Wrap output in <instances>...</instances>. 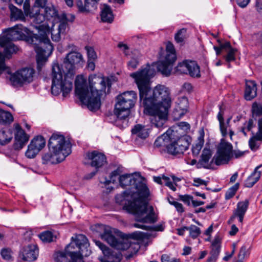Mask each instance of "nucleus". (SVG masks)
Segmentation results:
<instances>
[{"instance_id": "nucleus-32", "label": "nucleus", "mask_w": 262, "mask_h": 262, "mask_svg": "<svg viewBox=\"0 0 262 262\" xmlns=\"http://www.w3.org/2000/svg\"><path fill=\"white\" fill-rule=\"evenodd\" d=\"M132 133L133 134L137 135L138 137L143 139L146 138L149 135L148 129L141 124L136 125L132 128Z\"/></svg>"}, {"instance_id": "nucleus-18", "label": "nucleus", "mask_w": 262, "mask_h": 262, "mask_svg": "<svg viewBox=\"0 0 262 262\" xmlns=\"http://www.w3.org/2000/svg\"><path fill=\"white\" fill-rule=\"evenodd\" d=\"M136 190L138 198L133 201H136L137 203H142L141 200L147 199L149 195V190L147 185L139 178H137L134 185Z\"/></svg>"}, {"instance_id": "nucleus-30", "label": "nucleus", "mask_w": 262, "mask_h": 262, "mask_svg": "<svg viewBox=\"0 0 262 262\" xmlns=\"http://www.w3.org/2000/svg\"><path fill=\"white\" fill-rule=\"evenodd\" d=\"M10 9L11 11L10 17L12 20H25V17L23 11L20 9H18L16 7L10 5Z\"/></svg>"}, {"instance_id": "nucleus-25", "label": "nucleus", "mask_w": 262, "mask_h": 262, "mask_svg": "<svg viewBox=\"0 0 262 262\" xmlns=\"http://www.w3.org/2000/svg\"><path fill=\"white\" fill-rule=\"evenodd\" d=\"M137 178H135L132 174H124L119 178V182L121 187L124 188L127 186H134Z\"/></svg>"}, {"instance_id": "nucleus-60", "label": "nucleus", "mask_w": 262, "mask_h": 262, "mask_svg": "<svg viewBox=\"0 0 262 262\" xmlns=\"http://www.w3.org/2000/svg\"><path fill=\"white\" fill-rule=\"evenodd\" d=\"M139 64V61L137 58H133L127 63L129 69H135Z\"/></svg>"}, {"instance_id": "nucleus-52", "label": "nucleus", "mask_w": 262, "mask_h": 262, "mask_svg": "<svg viewBox=\"0 0 262 262\" xmlns=\"http://www.w3.org/2000/svg\"><path fill=\"white\" fill-rule=\"evenodd\" d=\"M85 49L87 51L88 59L95 60L97 58V55L94 49L89 47H86Z\"/></svg>"}, {"instance_id": "nucleus-17", "label": "nucleus", "mask_w": 262, "mask_h": 262, "mask_svg": "<svg viewBox=\"0 0 262 262\" xmlns=\"http://www.w3.org/2000/svg\"><path fill=\"white\" fill-rule=\"evenodd\" d=\"M77 240L79 246V254L80 255L78 262H84L83 256H89L91 253V250L90 249V244L88 239L83 234H78Z\"/></svg>"}, {"instance_id": "nucleus-29", "label": "nucleus", "mask_w": 262, "mask_h": 262, "mask_svg": "<svg viewBox=\"0 0 262 262\" xmlns=\"http://www.w3.org/2000/svg\"><path fill=\"white\" fill-rule=\"evenodd\" d=\"M101 19L103 22L112 23L114 20V15L111 7L106 5L101 12Z\"/></svg>"}, {"instance_id": "nucleus-16", "label": "nucleus", "mask_w": 262, "mask_h": 262, "mask_svg": "<svg viewBox=\"0 0 262 262\" xmlns=\"http://www.w3.org/2000/svg\"><path fill=\"white\" fill-rule=\"evenodd\" d=\"M86 157L91 161V166L95 167V169H99L104 166L107 162L105 155L97 150L88 152Z\"/></svg>"}, {"instance_id": "nucleus-10", "label": "nucleus", "mask_w": 262, "mask_h": 262, "mask_svg": "<svg viewBox=\"0 0 262 262\" xmlns=\"http://www.w3.org/2000/svg\"><path fill=\"white\" fill-rule=\"evenodd\" d=\"M77 235L71 238V242L66 246L63 251H57L53 255L55 262H78L80 256Z\"/></svg>"}, {"instance_id": "nucleus-63", "label": "nucleus", "mask_w": 262, "mask_h": 262, "mask_svg": "<svg viewBox=\"0 0 262 262\" xmlns=\"http://www.w3.org/2000/svg\"><path fill=\"white\" fill-rule=\"evenodd\" d=\"M194 183L192 184L193 186L199 187L201 185L207 186L208 181H205L201 178H196L193 179Z\"/></svg>"}, {"instance_id": "nucleus-40", "label": "nucleus", "mask_w": 262, "mask_h": 262, "mask_svg": "<svg viewBox=\"0 0 262 262\" xmlns=\"http://www.w3.org/2000/svg\"><path fill=\"white\" fill-rule=\"evenodd\" d=\"M39 238L43 242L50 243L55 241L56 236L51 231H45L38 234Z\"/></svg>"}, {"instance_id": "nucleus-14", "label": "nucleus", "mask_w": 262, "mask_h": 262, "mask_svg": "<svg viewBox=\"0 0 262 262\" xmlns=\"http://www.w3.org/2000/svg\"><path fill=\"white\" fill-rule=\"evenodd\" d=\"M219 46H214L213 49L215 51L216 55H220L223 51L227 53L226 55L223 56V58L227 63H230L236 59V53L237 50L233 48L228 41L222 42L220 39L217 40Z\"/></svg>"}, {"instance_id": "nucleus-42", "label": "nucleus", "mask_w": 262, "mask_h": 262, "mask_svg": "<svg viewBox=\"0 0 262 262\" xmlns=\"http://www.w3.org/2000/svg\"><path fill=\"white\" fill-rule=\"evenodd\" d=\"M239 184L236 183L233 186L229 188L225 193V198L226 200H230L232 198L235 194L236 191L239 189Z\"/></svg>"}, {"instance_id": "nucleus-28", "label": "nucleus", "mask_w": 262, "mask_h": 262, "mask_svg": "<svg viewBox=\"0 0 262 262\" xmlns=\"http://www.w3.org/2000/svg\"><path fill=\"white\" fill-rule=\"evenodd\" d=\"M13 138V133L9 128H3L0 130V144L4 145L8 144Z\"/></svg>"}, {"instance_id": "nucleus-55", "label": "nucleus", "mask_w": 262, "mask_h": 262, "mask_svg": "<svg viewBox=\"0 0 262 262\" xmlns=\"http://www.w3.org/2000/svg\"><path fill=\"white\" fill-rule=\"evenodd\" d=\"M24 11L26 16H30L31 17L30 12V0H25L24 4Z\"/></svg>"}, {"instance_id": "nucleus-57", "label": "nucleus", "mask_w": 262, "mask_h": 262, "mask_svg": "<svg viewBox=\"0 0 262 262\" xmlns=\"http://www.w3.org/2000/svg\"><path fill=\"white\" fill-rule=\"evenodd\" d=\"M76 5L80 12H88L86 9V5L83 4L81 0H76Z\"/></svg>"}, {"instance_id": "nucleus-62", "label": "nucleus", "mask_w": 262, "mask_h": 262, "mask_svg": "<svg viewBox=\"0 0 262 262\" xmlns=\"http://www.w3.org/2000/svg\"><path fill=\"white\" fill-rule=\"evenodd\" d=\"M61 18L63 20L66 21L67 23L68 21L72 23L74 21L75 17V15L73 14H70L67 15L65 13H63L61 15Z\"/></svg>"}, {"instance_id": "nucleus-8", "label": "nucleus", "mask_w": 262, "mask_h": 262, "mask_svg": "<svg viewBox=\"0 0 262 262\" xmlns=\"http://www.w3.org/2000/svg\"><path fill=\"white\" fill-rule=\"evenodd\" d=\"M137 98V93L133 91L123 92L116 97L114 112L118 119L124 120L128 117Z\"/></svg>"}, {"instance_id": "nucleus-58", "label": "nucleus", "mask_w": 262, "mask_h": 262, "mask_svg": "<svg viewBox=\"0 0 262 262\" xmlns=\"http://www.w3.org/2000/svg\"><path fill=\"white\" fill-rule=\"evenodd\" d=\"M68 26L67 23L61 19L59 25H58L57 29L59 31V32H61L62 34L64 33L66 31V29Z\"/></svg>"}, {"instance_id": "nucleus-61", "label": "nucleus", "mask_w": 262, "mask_h": 262, "mask_svg": "<svg viewBox=\"0 0 262 262\" xmlns=\"http://www.w3.org/2000/svg\"><path fill=\"white\" fill-rule=\"evenodd\" d=\"M256 141L257 140L255 139V136L253 137V138H251L249 141V147L250 149L253 151H256L259 147V146L257 145Z\"/></svg>"}, {"instance_id": "nucleus-64", "label": "nucleus", "mask_w": 262, "mask_h": 262, "mask_svg": "<svg viewBox=\"0 0 262 262\" xmlns=\"http://www.w3.org/2000/svg\"><path fill=\"white\" fill-rule=\"evenodd\" d=\"M25 154L26 157L28 158H33V140L30 141V144L28 146V149Z\"/></svg>"}, {"instance_id": "nucleus-49", "label": "nucleus", "mask_w": 262, "mask_h": 262, "mask_svg": "<svg viewBox=\"0 0 262 262\" xmlns=\"http://www.w3.org/2000/svg\"><path fill=\"white\" fill-rule=\"evenodd\" d=\"M2 257L6 260H10L12 259V251L9 249L4 248L1 250Z\"/></svg>"}, {"instance_id": "nucleus-45", "label": "nucleus", "mask_w": 262, "mask_h": 262, "mask_svg": "<svg viewBox=\"0 0 262 262\" xmlns=\"http://www.w3.org/2000/svg\"><path fill=\"white\" fill-rule=\"evenodd\" d=\"M186 33V29L182 28L180 29L174 35L175 41L179 43H182L185 37V34Z\"/></svg>"}, {"instance_id": "nucleus-24", "label": "nucleus", "mask_w": 262, "mask_h": 262, "mask_svg": "<svg viewBox=\"0 0 262 262\" xmlns=\"http://www.w3.org/2000/svg\"><path fill=\"white\" fill-rule=\"evenodd\" d=\"M212 156L211 151L209 149L206 148L203 150L201 156V159L199 160V163L203 167L206 169H210L211 168V164L213 162L212 161L209 164L208 162Z\"/></svg>"}, {"instance_id": "nucleus-4", "label": "nucleus", "mask_w": 262, "mask_h": 262, "mask_svg": "<svg viewBox=\"0 0 262 262\" xmlns=\"http://www.w3.org/2000/svg\"><path fill=\"white\" fill-rule=\"evenodd\" d=\"M79 76L75 80V94L80 101L86 105L91 111H96L101 106V97L106 89V82L103 77L96 74L90 75L89 77V87L83 79L82 82L78 81Z\"/></svg>"}, {"instance_id": "nucleus-47", "label": "nucleus", "mask_w": 262, "mask_h": 262, "mask_svg": "<svg viewBox=\"0 0 262 262\" xmlns=\"http://www.w3.org/2000/svg\"><path fill=\"white\" fill-rule=\"evenodd\" d=\"M189 61H185L179 63L176 67L177 71L180 73L188 74V64Z\"/></svg>"}, {"instance_id": "nucleus-35", "label": "nucleus", "mask_w": 262, "mask_h": 262, "mask_svg": "<svg viewBox=\"0 0 262 262\" xmlns=\"http://www.w3.org/2000/svg\"><path fill=\"white\" fill-rule=\"evenodd\" d=\"M13 119L11 113L0 108V124L9 125L13 121Z\"/></svg>"}, {"instance_id": "nucleus-27", "label": "nucleus", "mask_w": 262, "mask_h": 262, "mask_svg": "<svg viewBox=\"0 0 262 262\" xmlns=\"http://www.w3.org/2000/svg\"><path fill=\"white\" fill-rule=\"evenodd\" d=\"M40 11L44 13L48 21H49L51 18H57L59 19V17L58 11L54 6L47 7L46 5L45 6L41 7V8H40Z\"/></svg>"}, {"instance_id": "nucleus-53", "label": "nucleus", "mask_w": 262, "mask_h": 262, "mask_svg": "<svg viewBox=\"0 0 262 262\" xmlns=\"http://www.w3.org/2000/svg\"><path fill=\"white\" fill-rule=\"evenodd\" d=\"M179 198L180 200L183 201L188 206L190 205V201L192 202V200H193V196L188 194L179 195Z\"/></svg>"}, {"instance_id": "nucleus-19", "label": "nucleus", "mask_w": 262, "mask_h": 262, "mask_svg": "<svg viewBox=\"0 0 262 262\" xmlns=\"http://www.w3.org/2000/svg\"><path fill=\"white\" fill-rule=\"evenodd\" d=\"M257 90V84L255 81L245 80V99L246 100L250 101L256 97Z\"/></svg>"}, {"instance_id": "nucleus-6", "label": "nucleus", "mask_w": 262, "mask_h": 262, "mask_svg": "<svg viewBox=\"0 0 262 262\" xmlns=\"http://www.w3.org/2000/svg\"><path fill=\"white\" fill-rule=\"evenodd\" d=\"M120 238H116L112 233L109 227H105L101 234V238L106 241L110 246L118 250H128L129 254L128 257H132L140 249V246L137 242H132L130 239L141 240L144 238V233L141 231H135L129 234L122 232L119 234Z\"/></svg>"}, {"instance_id": "nucleus-3", "label": "nucleus", "mask_w": 262, "mask_h": 262, "mask_svg": "<svg viewBox=\"0 0 262 262\" xmlns=\"http://www.w3.org/2000/svg\"><path fill=\"white\" fill-rule=\"evenodd\" d=\"M34 28L37 33H34V38L38 43H34V49L36 53V61L38 75H41L42 69L48 61V57L52 53L53 47L48 35L50 33L49 21L44 13L40 11V8L34 9Z\"/></svg>"}, {"instance_id": "nucleus-9", "label": "nucleus", "mask_w": 262, "mask_h": 262, "mask_svg": "<svg viewBox=\"0 0 262 262\" xmlns=\"http://www.w3.org/2000/svg\"><path fill=\"white\" fill-rule=\"evenodd\" d=\"M124 208L129 213L135 215L137 222L142 223L153 224L157 221L152 206H150L149 212L144 216L148 211L147 205L146 203H137L136 201H128L124 206Z\"/></svg>"}, {"instance_id": "nucleus-2", "label": "nucleus", "mask_w": 262, "mask_h": 262, "mask_svg": "<svg viewBox=\"0 0 262 262\" xmlns=\"http://www.w3.org/2000/svg\"><path fill=\"white\" fill-rule=\"evenodd\" d=\"M84 63L82 54L75 51L66 55L62 65L54 63L52 68V94L57 96L62 92V96L66 97L72 91L76 70L82 68Z\"/></svg>"}, {"instance_id": "nucleus-36", "label": "nucleus", "mask_w": 262, "mask_h": 262, "mask_svg": "<svg viewBox=\"0 0 262 262\" xmlns=\"http://www.w3.org/2000/svg\"><path fill=\"white\" fill-rule=\"evenodd\" d=\"M171 135H168L167 133H164L161 136L158 137L154 142V146L157 147H165L167 149V145L169 142V140Z\"/></svg>"}, {"instance_id": "nucleus-38", "label": "nucleus", "mask_w": 262, "mask_h": 262, "mask_svg": "<svg viewBox=\"0 0 262 262\" xmlns=\"http://www.w3.org/2000/svg\"><path fill=\"white\" fill-rule=\"evenodd\" d=\"M133 194V193L131 191H129L128 190L124 191L121 194H118L116 195V202L120 205H123V206H124L125 204H127L128 201H130V200H127L126 198ZM123 208L125 210L124 208V206H123Z\"/></svg>"}, {"instance_id": "nucleus-20", "label": "nucleus", "mask_w": 262, "mask_h": 262, "mask_svg": "<svg viewBox=\"0 0 262 262\" xmlns=\"http://www.w3.org/2000/svg\"><path fill=\"white\" fill-rule=\"evenodd\" d=\"M188 107V101L186 97H182L179 100L177 107L173 112L174 117L179 119L181 118L187 111Z\"/></svg>"}, {"instance_id": "nucleus-37", "label": "nucleus", "mask_w": 262, "mask_h": 262, "mask_svg": "<svg viewBox=\"0 0 262 262\" xmlns=\"http://www.w3.org/2000/svg\"><path fill=\"white\" fill-rule=\"evenodd\" d=\"M104 262H120L121 255L120 254L112 251L111 249L104 252Z\"/></svg>"}, {"instance_id": "nucleus-39", "label": "nucleus", "mask_w": 262, "mask_h": 262, "mask_svg": "<svg viewBox=\"0 0 262 262\" xmlns=\"http://www.w3.org/2000/svg\"><path fill=\"white\" fill-rule=\"evenodd\" d=\"M19 257L24 261H31L33 258V249L31 245H29L23 249Z\"/></svg>"}, {"instance_id": "nucleus-15", "label": "nucleus", "mask_w": 262, "mask_h": 262, "mask_svg": "<svg viewBox=\"0 0 262 262\" xmlns=\"http://www.w3.org/2000/svg\"><path fill=\"white\" fill-rule=\"evenodd\" d=\"M14 126L15 129V142L13 144V147L15 150H19L28 142L29 136L25 133V131L18 124H14Z\"/></svg>"}, {"instance_id": "nucleus-44", "label": "nucleus", "mask_w": 262, "mask_h": 262, "mask_svg": "<svg viewBox=\"0 0 262 262\" xmlns=\"http://www.w3.org/2000/svg\"><path fill=\"white\" fill-rule=\"evenodd\" d=\"M252 113L253 117L262 116V104L254 102L252 105Z\"/></svg>"}, {"instance_id": "nucleus-41", "label": "nucleus", "mask_w": 262, "mask_h": 262, "mask_svg": "<svg viewBox=\"0 0 262 262\" xmlns=\"http://www.w3.org/2000/svg\"><path fill=\"white\" fill-rule=\"evenodd\" d=\"M166 55L165 58L170 59L172 61H176L177 56L176 50L173 45L171 42H168L166 47Z\"/></svg>"}, {"instance_id": "nucleus-23", "label": "nucleus", "mask_w": 262, "mask_h": 262, "mask_svg": "<svg viewBox=\"0 0 262 262\" xmlns=\"http://www.w3.org/2000/svg\"><path fill=\"white\" fill-rule=\"evenodd\" d=\"M249 202L248 200H245L244 201H240L237 204V208L234 211L238 218V221L242 223L243 222L245 214L248 208Z\"/></svg>"}, {"instance_id": "nucleus-7", "label": "nucleus", "mask_w": 262, "mask_h": 262, "mask_svg": "<svg viewBox=\"0 0 262 262\" xmlns=\"http://www.w3.org/2000/svg\"><path fill=\"white\" fill-rule=\"evenodd\" d=\"M48 146L50 152L42 156L43 164L48 162L53 164L60 163L71 152V144L66 141L62 135L53 134L49 140Z\"/></svg>"}, {"instance_id": "nucleus-59", "label": "nucleus", "mask_w": 262, "mask_h": 262, "mask_svg": "<svg viewBox=\"0 0 262 262\" xmlns=\"http://www.w3.org/2000/svg\"><path fill=\"white\" fill-rule=\"evenodd\" d=\"M220 124V129L222 134V136L223 137H226L227 135V126L225 122L223 121V122L219 123Z\"/></svg>"}, {"instance_id": "nucleus-50", "label": "nucleus", "mask_w": 262, "mask_h": 262, "mask_svg": "<svg viewBox=\"0 0 262 262\" xmlns=\"http://www.w3.org/2000/svg\"><path fill=\"white\" fill-rule=\"evenodd\" d=\"M258 131L255 136V139L262 141V117L258 120Z\"/></svg>"}, {"instance_id": "nucleus-21", "label": "nucleus", "mask_w": 262, "mask_h": 262, "mask_svg": "<svg viewBox=\"0 0 262 262\" xmlns=\"http://www.w3.org/2000/svg\"><path fill=\"white\" fill-rule=\"evenodd\" d=\"M175 61H171V59L165 58L162 61L159 62L157 65V70L159 72L165 76H168L170 75L173 64Z\"/></svg>"}, {"instance_id": "nucleus-33", "label": "nucleus", "mask_w": 262, "mask_h": 262, "mask_svg": "<svg viewBox=\"0 0 262 262\" xmlns=\"http://www.w3.org/2000/svg\"><path fill=\"white\" fill-rule=\"evenodd\" d=\"M187 71V74L192 77L198 78L201 77L200 67L195 61H189Z\"/></svg>"}, {"instance_id": "nucleus-12", "label": "nucleus", "mask_w": 262, "mask_h": 262, "mask_svg": "<svg viewBox=\"0 0 262 262\" xmlns=\"http://www.w3.org/2000/svg\"><path fill=\"white\" fill-rule=\"evenodd\" d=\"M190 138L185 136L175 139L171 136L169 142L167 145V152L171 155L183 154L188 149L190 145Z\"/></svg>"}, {"instance_id": "nucleus-51", "label": "nucleus", "mask_w": 262, "mask_h": 262, "mask_svg": "<svg viewBox=\"0 0 262 262\" xmlns=\"http://www.w3.org/2000/svg\"><path fill=\"white\" fill-rule=\"evenodd\" d=\"M249 254V252L248 250L247 246L245 245H243L240 249L239 253L238 254V257L239 259L243 260L245 256Z\"/></svg>"}, {"instance_id": "nucleus-22", "label": "nucleus", "mask_w": 262, "mask_h": 262, "mask_svg": "<svg viewBox=\"0 0 262 262\" xmlns=\"http://www.w3.org/2000/svg\"><path fill=\"white\" fill-rule=\"evenodd\" d=\"M261 166V165H259L255 168L252 173L245 180L244 183L245 187L251 188L258 181L261 177V172L258 171V169Z\"/></svg>"}, {"instance_id": "nucleus-43", "label": "nucleus", "mask_w": 262, "mask_h": 262, "mask_svg": "<svg viewBox=\"0 0 262 262\" xmlns=\"http://www.w3.org/2000/svg\"><path fill=\"white\" fill-rule=\"evenodd\" d=\"M188 230L190 236L193 239L196 238L201 233L200 228L194 225L189 226Z\"/></svg>"}, {"instance_id": "nucleus-31", "label": "nucleus", "mask_w": 262, "mask_h": 262, "mask_svg": "<svg viewBox=\"0 0 262 262\" xmlns=\"http://www.w3.org/2000/svg\"><path fill=\"white\" fill-rule=\"evenodd\" d=\"M46 145V140L41 135L34 137V158L36 154L40 151Z\"/></svg>"}, {"instance_id": "nucleus-11", "label": "nucleus", "mask_w": 262, "mask_h": 262, "mask_svg": "<svg viewBox=\"0 0 262 262\" xmlns=\"http://www.w3.org/2000/svg\"><path fill=\"white\" fill-rule=\"evenodd\" d=\"M233 146L231 143L226 141L225 139L221 140L217 146L216 155L212 159L216 165L220 166L228 164L232 157Z\"/></svg>"}, {"instance_id": "nucleus-46", "label": "nucleus", "mask_w": 262, "mask_h": 262, "mask_svg": "<svg viewBox=\"0 0 262 262\" xmlns=\"http://www.w3.org/2000/svg\"><path fill=\"white\" fill-rule=\"evenodd\" d=\"M99 0H84L88 12L97 9Z\"/></svg>"}, {"instance_id": "nucleus-5", "label": "nucleus", "mask_w": 262, "mask_h": 262, "mask_svg": "<svg viewBox=\"0 0 262 262\" xmlns=\"http://www.w3.org/2000/svg\"><path fill=\"white\" fill-rule=\"evenodd\" d=\"M19 39H27L31 43L33 41L31 32L21 24L8 28L0 35V46L4 48V54L0 52V75L7 69L6 59H10L12 54L18 50V48L12 41Z\"/></svg>"}, {"instance_id": "nucleus-56", "label": "nucleus", "mask_w": 262, "mask_h": 262, "mask_svg": "<svg viewBox=\"0 0 262 262\" xmlns=\"http://www.w3.org/2000/svg\"><path fill=\"white\" fill-rule=\"evenodd\" d=\"M161 261L162 262H180V260L179 258H173L172 259H170L169 255L164 254L161 256Z\"/></svg>"}, {"instance_id": "nucleus-54", "label": "nucleus", "mask_w": 262, "mask_h": 262, "mask_svg": "<svg viewBox=\"0 0 262 262\" xmlns=\"http://www.w3.org/2000/svg\"><path fill=\"white\" fill-rule=\"evenodd\" d=\"M163 180L165 182V185L168 187L171 190L174 191L176 190V187L173 185V183L170 181V178L168 177L163 176L162 177Z\"/></svg>"}, {"instance_id": "nucleus-1", "label": "nucleus", "mask_w": 262, "mask_h": 262, "mask_svg": "<svg viewBox=\"0 0 262 262\" xmlns=\"http://www.w3.org/2000/svg\"><path fill=\"white\" fill-rule=\"evenodd\" d=\"M155 71L149 64L137 72L130 74L138 86L140 102L144 113L150 116V121L157 128L162 127L167 120L168 109L171 105L170 92L164 85H158L154 89L150 86V79Z\"/></svg>"}, {"instance_id": "nucleus-13", "label": "nucleus", "mask_w": 262, "mask_h": 262, "mask_svg": "<svg viewBox=\"0 0 262 262\" xmlns=\"http://www.w3.org/2000/svg\"><path fill=\"white\" fill-rule=\"evenodd\" d=\"M9 79L14 86L30 83L33 80V68L30 67L23 68L11 74Z\"/></svg>"}, {"instance_id": "nucleus-48", "label": "nucleus", "mask_w": 262, "mask_h": 262, "mask_svg": "<svg viewBox=\"0 0 262 262\" xmlns=\"http://www.w3.org/2000/svg\"><path fill=\"white\" fill-rule=\"evenodd\" d=\"M55 25H53L52 27L50 28V33L51 34V38L53 41L55 42H58L61 39V32H59V30H55L54 27Z\"/></svg>"}, {"instance_id": "nucleus-26", "label": "nucleus", "mask_w": 262, "mask_h": 262, "mask_svg": "<svg viewBox=\"0 0 262 262\" xmlns=\"http://www.w3.org/2000/svg\"><path fill=\"white\" fill-rule=\"evenodd\" d=\"M221 251V245L219 239H215L211 244V256L207 259L211 262H215Z\"/></svg>"}, {"instance_id": "nucleus-34", "label": "nucleus", "mask_w": 262, "mask_h": 262, "mask_svg": "<svg viewBox=\"0 0 262 262\" xmlns=\"http://www.w3.org/2000/svg\"><path fill=\"white\" fill-rule=\"evenodd\" d=\"M204 143V132L203 130L200 133L198 138V142L192 146L191 150L194 157H196L200 154V152Z\"/></svg>"}]
</instances>
